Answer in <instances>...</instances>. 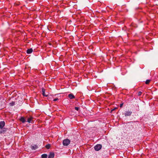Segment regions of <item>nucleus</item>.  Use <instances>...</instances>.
Returning a JSON list of instances; mask_svg holds the SVG:
<instances>
[{
  "label": "nucleus",
  "instance_id": "0eeeda50",
  "mask_svg": "<svg viewBox=\"0 0 158 158\" xmlns=\"http://www.w3.org/2000/svg\"><path fill=\"white\" fill-rule=\"evenodd\" d=\"M69 98L70 99L74 98L75 96L72 94H70L68 95Z\"/></svg>",
  "mask_w": 158,
  "mask_h": 158
},
{
  "label": "nucleus",
  "instance_id": "9d476101",
  "mask_svg": "<svg viewBox=\"0 0 158 158\" xmlns=\"http://www.w3.org/2000/svg\"><path fill=\"white\" fill-rule=\"evenodd\" d=\"M20 121L23 123H24L26 122L25 118L23 117H22L20 119Z\"/></svg>",
  "mask_w": 158,
  "mask_h": 158
},
{
  "label": "nucleus",
  "instance_id": "f3484780",
  "mask_svg": "<svg viewBox=\"0 0 158 158\" xmlns=\"http://www.w3.org/2000/svg\"><path fill=\"white\" fill-rule=\"evenodd\" d=\"M142 94V92L141 91H139L138 92V96H140Z\"/></svg>",
  "mask_w": 158,
  "mask_h": 158
},
{
  "label": "nucleus",
  "instance_id": "a211bd4d",
  "mask_svg": "<svg viewBox=\"0 0 158 158\" xmlns=\"http://www.w3.org/2000/svg\"><path fill=\"white\" fill-rule=\"evenodd\" d=\"M75 109L77 111H78L79 109V107H75Z\"/></svg>",
  "mask_w": 158,
  "mask_h": 158
},
{
  "label": "nucleus",
  "instance_id": "9b49d317",
  "mask_svg": "<svg viewBox=\"0 0 158 158\" xmlns=\"http://www.w3.org/2000/svg\"><path fill=\"white\" fill-rule=\"evenodd\" d=\"M31 148L32 149L35 150L38 148V146L37 145H35L32 146L31 147Z\"/></svg>",
  "mask_w": 158,
  "mask_h": 158
},
{
  "label": "nucleus",
  "instance_id": "f8f14e48",
  "mask_svg": "<svg viewBox=\"0 0 158 158\" xmlns=\"http://www.w3.org/2000/svg\"><path fill=\"white\" fill-rule=\"evenodd\" d=\"M48 156L47 154H44L41 155V158H47Z\"/></svg>",
  "mask_w": 158,
  "mask_h": 158
},
{
  "label": "nucleus",
  "instance_id": "2eb2a0df",
  "mask_svg": "<svg viewBox=\"0 0 158 158\" xmlns=\"http://www.w3.org/2000/svg\"><path fill=\"white\" fill-rule=\"evenodd\" d=\"M150 81V80H147L146 81L145 83L146 84H148L149 83Z\"/></svg>",
  "mask_w": 158,
  "mask_h": 158
},
{
  "label": "nucleus",
  "instance_id": "412c9836",
  "mask_svg": "<svg viewBox=\"0 0 158 158\" xmlns=\"http://www.w3.org/2000/svg\"><path fill=\"white\" fill-rule=\"evenodd\" d=\"M115 109H116V108H114V109H113L112 110H111V111L112 112V111H114V110Z\"/></svg>",
  "mask_w": 158,
  "mask_h": 158
},
{
  "label": "nucleus",
  "instance_id": "dca6fc26",
  "mask_svg": "<svg viewBox=\"0 0 158 158\" xmlns=\"http://www.w3.org/2000/svg\"><path fill=\"white\" fill-rule=\"evenodd\" d=\"M5 131H6V130H3L0 131V134L4 133Z\"/></svg>",
  "mask_w": 158,
  "mask_h": 158
},
{
  "label": "nucleus",
  "instance_id": "ddd939ff",
  "mask_svg": "<svg viewBox=\"0 0 158 158\" xmlns=\"http://www.w3.org/2000/svg\"><path fill=\"white\" fill-rule=\"evenodd\" d=\"M10 106H13L15 105V102L13 101H12L10 103Z\"/></svg>",
  "mask_w": 158,
  "mask_h": 158
},
{
  "label": "nucleus",
  "instance_id": "f03ea898",
  "mask_svg": "<svg viewBox=\"0 0 158 158\" xmlns=\"http://www.w3.org/2000/svg\"><path fill=\"white\" fill-rule=\"evenodd\" d=\"M102 147V145L101 144H98L94 146V148L95 150L98 151L101 149Z\"/></svg>",
  "mask_w": 158,
  "mask_h": 158
},
{
  "label": "nucleus",
  "instance_id": "1a4fd4ad",
  "mask_svg": "<svg viewBox=\"0 0 158 158\" xmlns=\"http://www.w3.org/2000/svg\"><path fill=\"white\" fill-rule=\"evenodd\" d=\"M42 94L44 96L47 97V95H46L45 94V89L44 88H42Z\"/></svg>",
  "mask_w": 158,
  "mask_h": 158
},
{
  "label": "nucleus",
  "instance_id": "7ed1b4c3",
  "mask_svg": "<svg viewBox=\"0 0 158 158\" xmlns=\"http://www.w3.org/2000/svg\"><path fill=\"white\" fill-rule=\"evenodd\" d=\"M33 118L31 116H30V117L27 118V121L29 123H34V121L33 120Z\"/></svg>",
  "mask_w": 158,
  "mask_h": 158
},
{
  "label": "nucleus",
  "instance_id": "f257e3e1",
  "mask_svg": "<svg viewBox=\"0 0 158 158\" xmlns=\"http://www.w3.org/2000/svg\"><path fill=\"white\" fill-rule=\"evenodd\" d=\"M70 141L68 139H64L63 141V144L64 146H67L70 143Z\"/></svg>",
  "mask_w": 158,
  "mask_h": 158
},
{
  "label": "nucleus",
  "instance_id": "6e6552de",
  "mask_svg": "<svg viewBox=\"0 0 158 158\" xmlns=\"http://www.w3.org/2000/svg\"><path fill=\"white\" fill-rule=\"evenodd\" d=\"M33 52V49L32 48H30L28 49L27 51V54H30Z\"/></svg>",
  "mask_w": 158,
  "mask_h": 158
},
{
  "label": "nucleus",
  "instance_id": "aec40b11",
  "mask_svg": "<svg viewBox=\"0 0 158 158\" xmlns=\"http://www.w3.org/2000/svg\"><path fill=\"white\" fill-rule=\"evenodd\" d=\"M58 100V98H56L54 99L53 100V101H57Z\"/></svg>",
  "mask_w": 158,
  "mask_h": 158
},
{
  "label": "nucleus",
  "instance_id": "423d86ee",
  "mask_svg": "<svg viewBox=\"0 0 158 158\" xmlns=\"http://www.w3.org/2000/svg\"><path fill=\"white\" fill-rule=\"evenodd\" d=\"M5 125V123L4 121L0 122V128L2 129Z\"/></svg>",
  "mask_w": 158,
  "mask_h": 158
},
{
  "label": "nucleus",
  "instance_id": "39448f33",
  "mask_svg": "<svg viewBox=\"0 0 158 158\" xmlns=\"http://www.w3.org/2000/svg\"><path fill=\"white\" fill-rule=\"evenodd\" d=\"M54 156V153L53 152H51L50 153L48 158H53Z\"/></svg>",
  "mask_w": 158,
  "mask_h": 158
},
{
  "label": "nucleus",
  "instance_id": "6ab92c4d",
  "mask_svg": "<svg viewBox=\"0 0 158 158\" xmlns=\"http://www.w3.org/2000/svg\"><path fill=\"white\" fill-rule=\"evenodd\" d=\"M123 103H122L120 105V107H121V108L123 106Z\"/></svg>",
  "mask_w": 158,
  "mask_h": 158
},
{
  "label": "nucleus",
  "instance_id": "4468645a",
  "mask_svg": "<svg viewBox=\"0 0 158 158\" xmlns=\"http://www.w3.org/2000/svg\"><path fill=\"white\" fill-rule=\"evenodd\" d=\"M45 147L47 149H49L50 147V145L49 144H47L46 145Z\"/></svg>",
  "mask_w": 158,
  "mask_h": 158
},
{
  "label": "nucleus",
  "instance_id": "20e7f679",
  "mask_svg": "<svg viewBox=\"0 0 158 158\" xmlns=\"http://www.w3.org/2000/svg\"><path fill=\"white\" fill-rule=\"evenodd\" d=\"M132 114V111H131L128 110L125 112V113H124V115L126 117H127L128 116H131Z\"/></svg>",
  "mask_w": 158,
  "mask_h": 158
}]
</instances>
